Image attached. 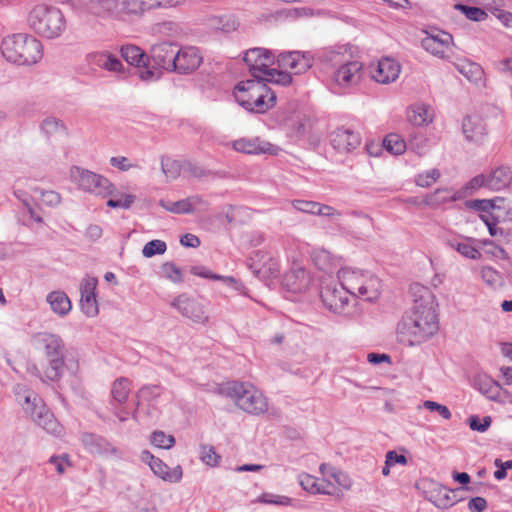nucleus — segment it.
Returning a JSON list of instances; mask_svg holds the SVG:
<instances>
[{"mask_svg":"<svg viewBox=\"0 0 512 512\" xmlns=\"http://www.w3.org/2000/svg\"><path fill=\"white\" fill-rule=\"evenodd\" d=\"M413 305L397 324L399 343L417 346L426 342L438 331L437 303L434 294L426 286L413 283L410 286Z\"/></svg>","mask_w":512,"mask_h":512,"instance_id":"1","label":"nucleus"},{"mask_svg":"<svg viewBox=\"0 0 512 512\" xmlns=\"http://www.w3.org/2000/svg\"><path fill=\"white\" fill-rule=\"evenodd\" d=\"M32 344L37 351L43 354L47 363L42 369L34 365L30 370L31 373L43 383L60 381L66 369L65 344L61 336L49 332H39L32 336Z\"/></svg>","mask_w":512,"mask_h":512,"instance_id":"2","label":"nucleus"},{"mask_svg":"<svg viewBox=\"0 0 512 512\" xmlns=\"http://www.w3.org/2000/svg\"><path fill=\"white\" fill-rule=\"evenodd\" d=\"M185 0H89V13L99 18L122 19L127 15L142 16L157 9L176 7Z\"/></svg>","mask_w":512,"mask_h":512,"instance_id":"3","label":"nucleus"},{"mask_svg":"<svg viewBox=\"0 0 512 512\" xmlns=\"http://www.w3.org/2000/svg\"><path fill=\"white\" fill-rule=\"evenodd\" d=\"M13 391L17 402L38 426L53 436L59 437L63 434V426L37 393L24 384H16Z\"/></svg>","mask_w":512,"mask_h":512,"instance_id":"4","label":"nucleus"},{"mask_svg":"<svg viewBox=\"0 0 512 512\" xmlns=\"http://www.w3.org/2000/svg\"><path fill=\"white\" fill-rule=\"evenodd\" d=\"M235 100L245 110L265 113L276 105V94L260 79L240 81L233 91Z\"/></svg>","mask_w":512,"mask_h":512,"instance_id":"5","label":"nucleus"},{"mask_svg":"<svg viewBox=\"0 0 512 512\" xmlns=\"http://www.w3.org/2000/svg\"><path fill=\"white\" fill-rule=\"evenodd\" d=\"M1 53L14 64L33 65L42 58V44L31 35L12 34L2 40Z\"/></svg>","mask_w":512,"mask_h":512,"instance_id":"6","label":"nucleus"},{"mask_svg":"<svg viewBox=\"0 0 512 512\" xmlns=\"http://www.w3.org/2000/svg\"><path fill=\"white\" fill-rule=\"evenodd\" d=\"M219 392L231 398L235 405L246 413L261 415L268 411L266 397L250 383L228 382L219 388Z\"/></svg>","mask_w":512,"mask_h":512,"instance_id":"7","label":"nucleus"},{"mask_svg":"<svg viewBox=\"0 0 512 512\" xmlns=\"http://www.w3.org/2000/svg\"><path fill=\"white\" fill-rule=\"evenodd\" d=\"M27 23L36 34L48 39L58 38L66 29V20L62 11L55 6L45 4L36 5L31 9Z\"/></svg>","mask_w":512,"mask_h":512,"instance_id":"8","label":"nucleus"},{"mask_svg":"<svg viewBox=\"0 0 512 512\" xmlns=\"http://www.w3.org/2000/svg\"><path fill=\"white\" fill-rule=\"evenodd\" d=\"M338 279L346 292L366 301H373L380 295V280L369 271L346 267L338 272Z\"/></svg>","mask_w":512,"mask_h":512,"instance_id":"9","label":"nucleus"},{"mask_svg":"<svg viewBox=\"0 0 512 512\" xmlns=\"http://www.w3.org/2000/svg\"><path fill=\"white\" fill-rule=\"evenodd\" d=\"M177 45L161 42L153 45L148 56V66L139 70V78L143 81H154L160 78L161 70L172 72Z\"/></svg>","mask_w":512,"mask_h":512,"instance_id":"10","label":"nucleus"},{"mask_svg":"<svg viewBox=\"0 0 512 512\" xmlns=\"http://www.w3.org/2000/svg\"><path fill=\"white\" fill-rule=\"evenodd\" d=\"M325 60L334 66L339 65L334 72V81L340 87H348L359 82L362 64L358 61L344 60V54L340 50L331 49L325 52Z\"/></svg>","mask_w":512,"mask_h":512,"instance_id":"11","label":"nucleus"},{"mask_svg":"<svg viewBox=\"0 0 512 512\" xmlns=\"http://www.w3.org/2000/svg\"><path fill=\"white\" fill-rule=\"evenodd\" d=\"M72 181L85 192L106 197L112 194L110 181L92 171L74 166L70 170Z\"/></svg>","mask_w":512,"mask_h":512,"instance_id":"12","label":"nucleus"},{"mask_svg":"<svg viewBox=\"0 0 512 512\" xmlns=\"http://www.w3.org/2000/svg\"><path fill=\"white\" fill-rule=\"evenodd\" d=\"M322 475V495H329L340 498L352 487L351 478L343 471L331 464L322 463L319 467Z\"/></svg>","mask_w":512,"mask_h":512,"instance_id":"13","label":"nucleus"},{"mask_svg":"<svg viewBox=\"0 0 512 512\" xmlns=\"http://www.w3.org/2000/svg\"><path fill=\"white\" fill-rule=\"evenodd\" d=\"M170 306L175 308L182 317L195 324L207 325L210 321L205 304L187 293H182L175 297L170 302Z\"/></svg>","mask_w":512,"mask_h":512,"instance_id":"14","label":"nucleus"},{"mask_svg":"<svg viewBox=\"0 0 512 512\" xmlns=\"http://www.w3.org/2000/svg\"><path fill=\"white\" fill-rule=\"evenodd\" d=\"M275 59L277 60V56L272 51L260 47L247 50L243 58L253 79L260 80L265 78Z\"/></svg>","mask_w":512,"mask_h":512,"instance_id":"15","label":"nucleus"},{"mask_svg":"<svg viewBox=\"0 0 512 512\" xmlns=\"http://www.w3.org/2000/svg\"><path fill=\"white\" fill-rule=\"evenodd\" d=\"M203 57L198 48L186 46L176 48L172 72L189 74L201 65Z\"/></svg>","mask_w":512,"mask_h":512,"instance_id":"16","label":"nucleus"},{"mask_svg":"<svg viewBox=\"0 0 512 512\" xmlns=\"http://www.w3.org/2000/svg\"><path fill=\"white\" fill-rule=\"evenodd\" d=\"M423 496L439 509L448 508V488L439 482L424 478L416 483Z\"/></svg>","mask_w":512,"mask_h":512,"instance_id":"17","label":"nucleus"},{"mask_svg":"<svg viewBox=\"0 0 512 512\" xmlns=\"http://www.w3.org/2000/svg\"><path fill=\"white\" fill-rule=\"evenodd\" d=\"M277 64L284 69H290L294 74H301L313 65V56L309 52L288 51L277 55Z\"/></svg>","mask_w":512,"mask_h":512,"instance_id":"18","label":"nucleus"},{"mask_svg":"<svg viewBox=\"0 0 512 512\" xmlns=\"http://www.w3.org/2000/svg\"><path fill=\"white\" fill-rule=\"evenodd\" d=\"M462 133L468 142L481 145L488 136L487 123L483 117L477 114L467 115L462 121Z\"/></svg>","mask_w":512,"mask_h":512,"instance_id":"19","label":"nucleus"},{"mask_svg":"<svg viewBox=\"0 0 512 512\" xmlns=\"http://www.w3.org/2000/svg\"><path fill=\"white\" fill-rule=\"evenodd\" d=\"M345 289L337 287L335 282L323 284L320 290V297L323 304L334 313H341L348 303Z\"/></svg>","mask_w":512,"mask_h":512,"instance_id":"20","label":"nucleus"},{"mask_svg":"<svg viewBox=\"0 0 512 512\" xmlns=\"http://www.w3.org/2000/svg\"><path fill=\"white\" fill-rule=\"evenodd\" d=\"M98 280L95 277L86 276L80 284V306L82 312L88 317L98 314V302L96 299V287Z\"/></svg>","mask_w":512,"mask_h":512,"instance_id":"21","label":"nucleus"},{"mask_svg":"<svg viewBox=\"0 0 512 512\" xmlns=\"http://www.w3.org/2000/svg\"><path fill=\"white\" fill-rule=\"evenodd\" d=\"M311 277L309 273L300 265L294 264L291 269L285 273L282 281L283 287L291 293H304L310 286Z\"/></svg>","mask_w":512,"mask_h":512,"instance_id":"22","label":"nucleus"},{"mask_svg":"<svg viewBox=\"0 0 512 512\" xmlns=\"http://www.w3.org/2000/svg\"><path fill=\"white\" fill-rule=\"evenodd\" d=\"M232 148L240 153L258 155V154H277L278 147L261 140L259 137L240 138L232 142Z\"/></svg>","mask_w":512,"mask_h":512,"instance_id":"23","label":"nucleus"},{"mask_svg":"<svg viewBox=\"0 0 512 512\" xmlns=\"http://www.w3.org/2000/svg\"><path fill=\"white\" fill-rule=\"evenodd\" d=\"M141 458L143 461L148 463L153 473L162 480L170 483H176L181 480V466H176L173 469H170L161 459L156 458L147 450L142 452Z\"/></svg>","mask_w":512,"mask_h":512,"instance_id":"24","label":"nucleus"},{"mask_svg":"<svg viewBox=\"0 0 512 512\" xmlns=\"http://www.w3.org/2000/svg\"><path fill=\"white\" fill-rule=\"evenodd\" d=\"M401 72V66L398 62L389 57L380 59L372 69V78L381 84H389L394 82Z\"/></svg>","mask_w":512,"mask_h":512,"instance_id":"25","label":"nucleus"},{"mask_svg":"<svg viewBox=\"0 0 512 512\" xmlns=\"http://www.w3.org/2000/svg\"><path fill=\"white\" fill-rule=\"evenodd\" d=\"M361 143L358 133L346 128H337L331 134V144L340 153H347L356 149Z\"/></svg>","mask_w":512,"mask_h":512,"instance_id":"26","label":"nucleus"},{"mask_svg":"<svg viewBox=\"0 0 512 512\" xmlns=\"http://www.w3.org/2000/svg\"><path fill=\"white\" fill-rule=\"evenodd\" d=\"M455 69L462 74L471 84L478 88L485 87V73L482 66L467 58L453 62Z\"/></svg>","mask_w":512,"mask_h":512,"instance_id":"27","label":"nucleus"},{"mask_svg":"<svg viewBox=\"0 0 512 512\" xmlns=\"http://www.w3.org/2000/svg\"><path fill=\"white\" fill-rule=\"evenodd\" d=\"M472 386L483 396L492 401H501L503 389L501 385L487 374H477L472 380Z\"/></svg>","mask_w":512,"mask_h":512,"instance_id":"28","label":"nucleus"},{"mask_svg":"<svg viewBox=\"0 0 512 512\" xmlns=\"http://www.w3.org/2000/svg\"><path fill=\"white\" fill-rule=\"evenodd\" d=\"M427 36L422 39V47L430 54L444 58L445 53L448 50L447 33L444 31L432 30L431 32L426 31Z\"/></svg>","mask_w":512,"mask_h":512,"instance_id":"29","label":"nucleus"},{"mask_svg":"<svg viewBox=\"0 0 512 512\" xmlns=\"http://www.w3.org/2000/svg\"><path fill=\"white\" fill-rule=\"evenodd\" d=\"M88 63L93 68H102L110 72L122 73L121 61L108 52H94L87 56Z\"/></svg>","mask_w":512,"mask_h":512,"instance_id":"30","label":"nucleus"},{"mask_svg":"<svg viewBox=\"0 0 512 512\" xmlns=\"http://www.w3.org/2000/svg\"><path fill=\"white\" fill-rule=\"evenodd\" d=\"M204 203L203 199L199 196L188 197L179 201L171 202L160 200L159 204L166 211L175 214H188L194 211V207L198 204Z\"/></svg>","mask_w":512,"mask_h":512,"instance_id":"31","label":"nucleus"},{"mask_svg":"<svg viewBox=\"0 0 512 512\" xmlns=\"http://www.w3.org/2000/svg\"><path fill=\"white\" fill-rule=\"evenodd\" d=\"M486 179L488 189L499 191L510 184L512 177L508 167L500 166L487 175Z\"/></svg>","mask_w":512,"mask_h":512,"instance_id":"32","label":"nucleus"},{"mask_svg":"<svg viewBox=\"0 0 512 512\" xmlns=\"http://www.w3.org/2000/svg\"><path fill=\"white\" fill-rule=\"evenodd\" d=\"M253 261L259 263L256 272L262 274L264 277L276 276L279 272L278 261L263 251H257Z\"/></svg>","mask_w":512,"mask_h":512,"instance_id":"33","label":"nucleus"},{"mask_svg":"<svg viewBox=\"0 0 512 512\" xmlns=\"http://www.w3.org/2000/svg\"><path fill=\"white\" fill-rule=\"evenodd\" d=\"M121 55L130 65L145 69L148 66V56L135 45H125L121 48Z\"/></svg>","mask_w":512,"mask_h":512,"instance_id":"34","label":"nucleus"},{"mask_svg":"<svg viewBox=\"0 0 512 512\" xmlns=\"http://www.w3.org/2000/svg\"><path fill=\"white\" fill-rule=\"evenodd\" d=\"M47 302L50 304L51 309L64 316L71 310V301L68 296L61 291H53L47 295Z\"/></svg>","mask_w":512,"mask_h":512,"instance_id":"35","label":"nucleus"},{"mask_svg":"<svg viewBox=\"0 0 512 512\" xmlns=\"http://www.w3.org/2000/svg\"><path fill=\"white\" fill-rule=\"evenodd\" d=\"M40 131L47 139H50L59 134H66V126L62 120L48 116L42 120Z\"/></svg>","mask_w":512,"mask_h":512,"instance_id":"36","label":"nucleus"},{"mask_svg":"<svg viewBox=\"0 0 512 512\" xmlns=\"http://www.w3.org/2000/svg\"><path fill=\"white\" fill-rule=\"evenodd\" d=\"M408 121L416 126L424 125L431 121L429 106L417 104L411 106L407 111Z\"/></svg>","mask_w":512,"mask_h":512,"instance_id":"37","label":"nucleus"},{"mask_svg":"<svg viewBox=\"0 0 512 512\" xmlns=\"http://www.w3.org/2000/svg\"><path fill=\"white\" fill-rule=\"evenodd\" d=\"M482 187L487 188L486 175H476L454 194L453 200L471 196Z\"/></svg>","mask_w":512,"mask_h":512,"instance_id":"38","label":"nucleus"},{"mask_svg":"<svg viewBox=\"0 0 512 512\" xmlns=\"http://www.w3.org/2000/svg\"><path fill=\"white\" fill-rule=\"evenodd\" d=\"M130 393V381L128 378L121 377L116 379L111 387V394L113 399L122 404L126 402Z\"/></svg>","mask_w":512,"mask_h":512,"instance_id":"39","label":"nucleus"},{"mask_svg":"<svg viewBox=\"0 0 512 512\" xmlns=\"http://www.w3.org/2000/svg\"><path fill=\"white\" fill-rule=\"evenodd\" d=\"M300 486L310 494H322V478H316L310 474L302 473L298 476Z\"/></svg>","mask_w":512,"mask_h":512,"instance_id":"40","label":"nucleus"},{"mask_svg":"<svg viewBox=\"0 0 512 512\" xmlns=\"http://www.w3.org/2000/svg\"><path fill=\"white\" fill-rule=\"evenodd\" d=\"M383 147L391 154L401 155L406 150V143L398 134H389L383 140Z\"/></svg>","mask_w":512,"mask_h":512,"instance_id":"41","label":"nucleus"},{"mask_svg":"<svg viewBox=\"0 0 512 512\" xmlns=\"http://www.w3.org/2000/svg\"><path fill=\"white\" fill-rule=\"evenodd\" d=\"M82 442L92 453H102L107 451L108 443L102 437L95 434H83Z\"/></svg>","mask_w":512,"mask_h":512,"instance_id":"42","label":"nucleus"},{"mask_svg":"<svg viewBox=\"0 0 512 512\" xmlns=\"http://www.w3.org/2000/svg\"><path fill=\"white\" fill-rule=\"evenodd\" d=\"M262 81H264L266 84L269 82L281 86H287L291 84L292 76L287 72L271 68L265 75V78L262 79Z\"/></svg>","mask_w":512,"mask_h":512,"instance_id":"43","label":"nucleus"},{"mask_svg":"<svg viewBox=\"0 0 512 512\" xmlns=\"http://www.w3.org/2000/svg\"><path fill=\"white\" fill-rule=\"evenodd\" d=\"M453 9L460 11L462 14L466 16L467 19L473 21H482L486 18L487 14L484 10L474 6H468L461 3H456L453 5Z\"/></svg>","mask_w":512,"mask_h":512,"instance_id":"44","label":"nucleus"},{"mask_svg":"<svg viewBox=\"0 0 512 512\" xmlns=\"http://www.w3.org/2000/svg\"><path fill=\"white\" fill-rule=\"evenodd\" d=\"M448 201V190L437 189L433 193L426 196L424 202L431 208L438 209L444 207Z\"/></svg>","mask_w":512,"mask_h":512,"instance_id":"45","label":"nucleus"},{"mask_svg":"<svg viewBox=\"0 0 512 512\" xmlns=\"http://www.w3.org/2000/svg\"><path fill=\"white\" fill-rule=\"evenodd\" d=\"M161 169L167 180H175L181 173L179 162L169 158H162Z\"/></svg>","mask_w":512,"mask_h":512,"instance_id":"46","label":"nucleus"},{"mask_svg":"<svg viewBox=\"0 0 512 512\" xmlns=\"http://www.w3.org/2000/svg\"><path fill=\"white\" fill-rule=\"evenodd\" d=\"M166 249H167V245L164 241L155 239V240L147 242L144 245V247L142 249V254L146 258H151L155 255L164 254Z\"/></svg>","mask_w":512,"mask_h":512,"instance_id":"47","label":"nucleus"},{"mask_svg":"<svg viewBox=\"0 0 512 512\" xmlns=\"http://www.w3.org/2000/svg\"><path fill=\"white\" fill-rule=\"evenodd\" d=\"M320 202L311 200L294 199L290 201L291 206L298 212L315 215Z\"/></svg>","mask_w":512,"mask_h":512,"instance_id":"48","label":"nucleus"},{"mask_svg":"<svg viewBox=\"0 0 512 512\" xmlns=\"http://www.w3.org/2000/svg\"><path fill=\"white\" fill-rule=\"evenodd\" d=\"M163 275L174 283L183 281L181 269L173 262H166L161 267Z\"/></svg>","mask_w":512,"mask_h":512,"instance_id":"49","label":"nucleus"},{"mask_svg":"<svg viewBox=\"0 0 512 512\" xmlns=\"http://www.w3.org/2000/svg\"><path fill=\"white\" fill-rule=\"evenodd\" d=\"M151 442L158 448L169 449L174 445L175 439L172 435H166L162 431H155L152 434Z\"/></svg>","mask_w":512,"mask_h":512,"instance_id":"50","label":"nucleus"},{"mask_svg":"<svg viewBox=\"0 0 512 512\" xmlns=\"http://www.w3.org/2000/svg\"><path fill=\"white\" fill-rule=\"evenodd\" d=\"M468 423L471 430L485 432L490 427L492 419L490 416H485L481 419L477 415H472L468 418Z\"/></svg>","mask_w":512,"mask_h":512,"instance_id":"51","label":"nucleus"},{"mask_svg":"<svg viewBox=\"0 0 512 512\" xmlns=\"http://www.w3.org/2000/svg\"><path fill=\"white\" fill-rule=\"evenodd\" d=\"M201 460L209 466H216L219 463L220 456L216 453L214 447L210 445L201 446Z\"/></svg>","mask_w":512,"mask_h":512,"instance_id":"52","label":"nucleus"},{"mask_svg":"<svg viewBox=\"0 0 512 512\" xmlns=\"http://www.w3.org/2000/svg\"><path fill=\"white\" fill-rule=\"evenodd\" d=\"M440 177V172L437 169H432L426 173L418 175L416 184L420 187H428L433 184Z\"/></svg>","mask_w":512,"mask_h":512,"instance_id":"53","label":"nucleus"},{"mask_svg":"<svg viewBox=\"0 0 512 512\" xmlns=\"http://www.w3.org/2000/svg\"><path fill=\"white\" fill-rule=\"evenodd\" d=\"M469 206L477 211L484 212V215H493L491 212L494 210V200L476 199L470 201Z\"/></svg>","mask_w":512,"mask_h":512,"instance_id":"54","label":"nucleus"},{"mask_svg":"<svg viewBox=\"0 0 512 512\" xmlns=\"http://www.w3.org/2000/svg\"><path fill=\"white\" fill-rule=\"evenodd\" d=\"M162 388L158 385H146L138 391V397L144 400H153L161 395Z\"/></svg>","mask_w":512,"mask_h":512,"instance_id":"55","label":"nucleus"},{"mask_svg":"<svg viewBox=\"0 0 512 512\" xmlns=\"http://www.w3.org/2000/svg\"><path fill=\"white\" fill-rule=\"evenodd\" d=\"M315 215L336 220L342 216V213L330 205L319 203Z\"/></svg>","mask_w":512,"mask_h":512,"instance_id":"56","label":"nucleus"},{"mask_svg":"<svg viewBox=\"0 0 512 512\" xmlns=\"http://www.w3.org/2000/svg\"><path fill=\"white\" fill-rule=\"evenodd\" d=\"M425 408L430 412L438 413L443 419H448V407L437 402L426 400L422 405L418 406V409Z\"/></svg>","mask_w":512,"mask_h":512,"instance_id":"57","label":"nucleus"},{"mask_svg":"<svg viewBox=\"0 0 512 512\" xmlns=\"http://www.w3.org/2000/svg\"><path fill=\"white\" fill-rule=\"evenodd\" d=\"M48 463L54 466L56 472L60 475L65 472L66 467L70 466L67 454H63L61 456H51L48 460Z\"/></svg>","mask_w":512,"mask_h":512,"instance_id":"58","label":"nucleus"},{"mask_svg":"<svg viewBox=\"0 0 512 512\" xmlns=\"http://www.w3.org/2000/svg\"><path fill=\"white\" fill-rule=\"evenodd\" d=\"M480 218L486 224L491 236L496 237L504 234L503 230L497 226V218L494 215H480Z\"/></svg>","mask_w":512,"mask_h":512,"instance_id":"59","label":"nucleus"},{"mask_svg":"<svg viewBox=\"0 0 512 512\" xmlns=\"http://www.w3.org/2000/svg\"><path fill=\"white\" fill-rule=\"evenodd\" d=\"M134 202V196L122 195L121 197L114 199L111 198L107 201V206L111 208H124L128 209Z\"/></svg>","mask_w":512,"mask_h":512,"instance_id":"60","label":"nucleus"},{"mask_svg":"<svg viewBox=\"0 0 512 512\" xmlns=\"http://www.w3.org/2000/svg\"><path fill=\"white\" fill-rule=\"evenodd\" d=\"M238 23L233 16H223L218 19L217 29L223 32H230L237 29Z\"/></svg>","mask_w":512,"mask_h":512,"instance_id":"61","label":"nucleus"},{"mask_svg":"<svg viewBox=\"0 0 512 512\" xmlns=\"http://www.w3.org/2000/svg\"><path fill=\"white\" fill-rule=\"evenodd\" d=\"M41 202L47 206L55 207L61 202V197L59 193L55 191H42L41 192Z\"/></svg>","mask_w":512,"mask_h":512,"instance_id":"62","label":"nucleus"},{"mask_svg":"<svg viewBox=\"0 0 512 512\" xmlns=\"http://www.w3.org/2000/svg\"><path fill=\"white\" fill-rule=\"evenodd\" d=\"M482 279L489 285L493 286L499 282V273L491 267H483L481 270Z\"/></svg>","mask_w":512,"mask_h":512,"instance_id":"63","label":"nucleus"},{"mask_svg":"<svg viewBox=\"0 0 512 512\" xmlns=\"http://www.w3.org/2000/svg\"><path fill=\"white\" fill-rule=\"evenodd\" d=\"M468 509L471 512H483L487 509V501L480 496L473 497L468 502Z\"/></svg>","mask_w":512,"mask_h":512,"instance_id":"64","label":"nucleus"}]
</instances>
